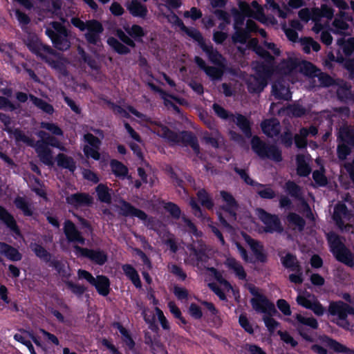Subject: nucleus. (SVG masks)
Instances as JSON below:
<instances>
[{"mask_svg": "<svg viewBox=\"0 0 354 354\" xmlns=\"http://www.w3.org/2000/svg\"><path fill=\"white\" fill-rule=\"evenodd\" d=\"M237 1L239 11H234V28L235 32L232 36L233 41L245 44L249 38V32H250L258 31L261 36L266 37V31L263 29L258 30L256 23L252 19H248L245 28H243L245 17H252L262 23H266L263 8L256 1H252L250 5L241 0Z\"/></svg>", "mask_w": 354, "mask_h": 354, "instance_id": "nucleus-1", "label": "nucleus"}, {"mask_svg": "<svg viewBox=\"0 0 354 354\" xmlns=\"http://www.w3.org/2000/svg\"><path fill=\"white\" fill-rule=\"evenodd\" d=\"M264 47L270 52H267L262 47L258 46L257 39H252L248 42V46L256 52L261 58L264 59L266 64L258 62L253 63V68L255 71V75L250 76L247 80L248 89L251 92H261L267 85V80L270 77L272 69V57L270 53L274 55L280 54L279 49L276 45L271 42L265 41Z\"/></svg>", "mask_w": 354, "mask_h": 354, "instance_id": "nucleus-2", "label": "nucleus"}, {"mask_svg": "<svg viewBox=\"0 0 354 354\" xmlns=\"http://www.w3.org/2000/svg\"><path fill=\"white\" fill-rule=\"evenodd\" d=\"M279 71L281 74L288 75L290 80L293 83L301 80V76H305L308 82L312 80L322 86H328L332 84V78L317 70L310 62L302 61L297 56L290 57L283 61L279 66Z\"/></svg>", "mask_w": 354, "mask_h": 354, "instance_id": "nucleus-3", "label": "nucleus"}, {"mask_svg": "<svg viewBox=\"0 0 354 354\" xmlns=\"http://www.w3.org/2000/svg\"><path fill=\"white\" fill-rule=\"evenodd\" d=\"M26 45L28 48L34 53L45 59L51 67L56 69L60 73V78L64 82L67 86L76 87L70 82L69 77H67L66 66L59 58L55 57V59L48 58V56L51 55L52 50L50 48L44 46L37 37L33 35L30 36L26 40Z\"/></svg>", "mask_w": 354, "mask_h": 354, "instance_id": "nucleus-4", "label": "nucleus"}, {"mask_svg": "<svg viewBox=\"0 0 354 354\" xmlns=\"http://www.w3.org/2000/svg\"><path fill=\"white\" fill-rule=\"evenodd\" d=\"M113 111L115 113L122 117L136 118L139 122H146L149 123V127L151 131L157 133L159 136L167 139L169 142H176L178 140V136L175 133L171 131L167 127L153 123L151 120L149 121L145 115L139 113L131 106L122 108L117 106L114 107Z\"/></svg>", "mask_w": 354, "mask_h": 354, "instance_id": "nucleus-5", "label": "nucleus"}, {"mask_svg": "<svg viewBox=\"0 0 354 354\" xmlns=\"http://www.w3.org/2000/svg\"><path fill=\"white\" fill-rule=\"evenodd\" d=\"M328 312L332 322L346 330L351 328L347 318L348 315H354L353 306L342 301H332L328 306Z\"/></svg>", "mask_w": 354, "mask_h": 354, "instance_id": "nucleus-6", "label": "nucleus"}, {"mask_svg": "<svg viewBox=\"0 0 354 354\" xmlns=\"http://www.w3.org/2000/svg\"><path fill=\"white\" fill-rule=\"evenodd\" d=\"M37 135L41 139V141L37 142L35 146L38 156L45 165L52 166L54 162L53 157L48 145L57 147L62 151H64L65 148L56 138L48 136L44 131H39Z\"/></svg>", "mask_w": 354, "mask_h": 354, "instance_id": "nucleus-7", "label": "nucleus"}, {"mask_svg": "<svg viewBox=\"0 0 354 354\" xmlns=\"http://www.w3.org/2000/svg\"><path fill=\"white\" fill-rule=\"evenodd\" d=\"M71 23L80 31H86L84 36L88 43L99 46L100 43V36L103 31V27L99 21L89 20L84 22L79 18L73 17L71 19Z\"/></svg>", "mask_w": 354, "mask_h": 354, "instance_id": "nucleus-8", "label": "nucleus"}, {"mask_svg": "<svg viewBox=\"0 0 354 354\" xmlns=\"http://www.w3.org/2000/svg\"><path fill=\"white\" fill-rule=\"evenodd\" d=\"M330 251L335 258L345 265L354 268V252H351L344 245L342 239L335 233L328 234Z\"/></svg>", "mask_w": 354, "mask_h": 354, "instance_id": "nucleus-9", "label": "nucleus"}, {"mask_svg": "<svg viewBox=\"0 0 354 354\" xmlns=\"http://www.w3.org/2000/svg\"><path fill=\"white\" fill-rule=\"evenodd\" d=\"M247 288L254 296L251 299V304L254 310L262 313L263 315H276L277 314L274 305L261 294L259 288L252 284H248Z\"/></svg>", "mask_w": 354, "mask_h": 354, "instance_id": "nucleus-10", "label": "nucleus"}, {"mask_svg": "<svg viewBox=\"0 0 354 354\" xmlns=\"http://www.w3.org/2000/svg\"><path fill=\"white\" fill-rule=\"evenodd\" d=\"M46 32L57 48L65 50L70 47L68 32L60 22H53L52 28H48Z\"/></svg>", "mask_w": 354, "mask_h": 354, "instance_id": "nucleus-11", "label": "nucleus"}, {"mask_svg": "<svg viewBox=\"0 0 354 354\" xmlns=\"http://www.w3.org/2000/svg\"><path fill=\"white\" fill-rule=\"evenodd\" d=\"M207 248L201 241L194 242V244L187 246L186 252L187 257L185 259V263L198 266L200 263L205 262L208 259ZM210 250H208V252Z\"/></svg>", "mask_w": 354, "mask_h": 354, "instance_id": "nucleus-12", "label": "nucleus"}, {"mask_svg": "<svg viewBox=\"0 0 354 354\" xmlns=\"http://www.w3.org/2000/svg\"><path fill=\"white\" fill-rule=\"evenodd\" d=\"M331 1L340 10L339 15L335 17L333 21L332 31L335 34H345L349 28V25L346 20H351V18L347 17L344 11L348 8V4L344 0Z\"/></svg>", "mask_w": 354, "mask_h": 354, "instance_id": "nucleus-13", "label": "nucleus"}, {"mask_svg": "<svg viewBox=\"0 0 354 354\" xmlns=\"http://www.w3.org/2000/svg\"><path fill=\"white\" fill-rule=\"evenodd\" d=\"M252 147L254 152L261 158H268L276 162L281 160V153L277 147L266 146L257 136L252 139Z\"/></svg>", "mask_w": 354, "mask_h": 354, "instance_id": "nucleus-14", "label": "nucleus"}, {"mask_svg": "<svg viewBox=\"0 0 354 354\" xmlns=\"http://www.w3.org/2000/svg\"><path fill=\"white\" fill-rule=\"evenodd\" d=\"M339 138L341 140L337 147L338 158L344 160L351 152V149L348 145L354 147V129H341L339 133Z\"/></svg>", "mask_w": 354, "mask_h": 354, "instance_id": "nucleus-15", "label": "nucleus"}, {"mask_svg": "<svg viewBox=\"0 0 354 354\" xmlns=\"http://www.w3.org/2000/svg\"><path fill=\"white\" fill-rule=\"evenodd\" d=\"M333 10L326 4L322 5L320 8H314L313 21L315 23V25L312 28L313 30L315 33H319L324 28L328 27V22H326V24H322V18L325 17L328 20H329L333 18Z\"/></svg>", "mask_w": 354, "mask_h": 354, "instance_id": "nucleus-16", "label": "nucleus"}, {"mask_svg": "<svg viewBox=\"0 0 354 354\" xmlns=\"http://www.w3.org/2000/svg\"><path fill=\"white\" fill-rule=\"evenodd\" d=\"M297 302L299 305L311 310L318 316L323 315L325 312L324 308L317 299L314 295L308 292L299 294L297 297Z\"/></svg>", "mask_w": 354, "mask_h": 354, "instance_id": "nucleus-17", "label": "nucleus"}, {"mask_svg": "<svg viewBox=\"0 0 354 354\" xmlns=\"http://www.w3.org/2000/svg\"><path fill=\"white\" fill-rule=\"evenodd\" d=\"M256 214L265 225V231L267 232H280L283 230L279 218L276 215H272L262 209H257Z\"/></svg>", "mask_w": 354, "mask_h": 354, "instance_id": "nucleus-18", "label": "nucleus"}, {"mask_svg": "<svg viewBox=\"0 0 354 354\" xmlns=\"http://www.w3.org/2000/svg\"><path fill=\"white\" fill-rule=\"evenodd\" d=\"M0 120L4 124V129L10 135V136L15 139L17 142H23L30 146H33L34 142L29 137L26 136L19 129H12L10 127L11 120L4 113H0Z\"/></svg>", "mask_w": 354, "mask_h": 354, "instance_id": "nucleus-19", "label": "nucleus"}, {"mask_svg": "<svg viewBox=\"0 0 354 354\" xmlns=\"http://www.w3.org/2000/svg\"><path fill=\"white\" fill-rule=\"evenodd\" d=\"M84 139L86 142V145L84 147V154L87 157H91L94 160H100V154L98 152L100 145V138H96L91 133H86L84 135Z\"/></svg>", "mask_w": 354, "mask_h": 354, "instance_id": "nucleus-20", "label": "nucleus"}, {"mask_svg": "<svg viewBox=\"0 0 354 354\" xmlns=\"http://www.w3.org/2000/svg\"><path fill=\"white\" fill-rule=\"evenodd\" d=\"M75 254L77 257H85L90 259L91 261L98 264H103L106 261V255L105 253L100 250H92L86 248H82L79 246L75 245Z\"/></svg>", "mask_w": 354, "mask_h": 354, "instance_id": "nucleus-21", "label": "nucleus"}, {"mask_svg": "<svg viewBox=\"0 0 354 354\" xmlns=\"http://www.w3.org/2000/svg\"><path fill=\"white\" fill-rule=\"evenodd\" d=\"M221 196L222 198L223 203H224L221 209L228 217L230 221L235 220L236 211L237 209V204L234 201L232 196L225 191L221 192Z\"/></svg>", "mask_w": 354, "mask_h": 354, "instance_id": "nucleus-22", "label": "nucleus"}, {"mask_svg": "<svg viewBox=\"0 0 354 354\" xmlns=\"http://www.w3.org/2000/svg\"><path fill=\"white\" fill-rule=\"evenodd\" d=\"M209 272L214 276L215 279L219 282L221 288L217 287L214 284H209L210 288L222 300L225 299V292L232 290L231 285L224 279L222 278L221 273L216 271L214 268L209 269Z\"/></svg>", "mask_w": 354, "mask_h": 354, "instance_id": "nucleus-23", "label": "nucleus"}, {"mask_svg": "<svg viewBox=\"0 0 354 354\" xmlns=\"http://www.w3.org/2000/svg\"><path fill=\"white\" fill-rule=\"evenodd\" d=\"M189 205L192 207V209L193 210V213L195 215V216L201 218L203 221H206L207 223H208V225L211 227L212 231L213 232V233L218 237V239L219 241L221 242V243L222 245H224L225 241H224V239H223V237L222 236V234L221 233V232L215 226H214L212 225V222L210 221V218L209 217H207L206 216H205L203 214L201 209L198 205V204L196 203V202L194 200V198H190Z\"/></svg>", "mask_w": 354, "mask_h": 354, "instance_id": "nucleus-24", "label": "nucleus"}, {"mask_svg": "<svg viewBox=\"0 0 354 354\" xmlns=\"http://www.w3.org/2000/svg\"><path fill=\"white\" fill-rule=\"evenodd\" d=\"M64 233L69 242L84 245V238L76 229L75 225L70 221H66L64 223Z\"/></svg>", "mask_w": 354, "mask_h": 354, "instance_id": "nucleus-25", "label": "nucleus"}, {"mask_svg": "<svg viewBox=\"0 0 354 354\" xmlns=\"http://www.w3.org/2000/svg\"><path fill=\"white\" fill-rule=\"evenodd\" d=\"M333 219L339 228L343 229L344 225L346 228V222L350 221L351 216L348 214L345 205L339 203L335 207Z\"/></svg>", "mask_w": 354, "mask_h": 354, "instance_id": "nucleus-26", "label": "nucleus"}, {"mask_svg": "<svg viewBox=\"0 0 354 354\" xmlns=\"http://www.w3.org/2000/svg\"><path fill=\"white\" fill-rule=\"evenodd\" d=\"M126 7L129 13L136 17L145 19L148 15L147 6L138 0H131L126 3Z\"/></svg>", "mask_w": 354, "mask_h": 354, "instance_id": "nucleus-27", "label": "nucleus"}, {"mask_svg": "<svg viewBox=\"0 0 354 354\" xmlns=\"http://www.w3.org/2000/svg\"><path fill=\"white\" fill-rule=\"evenodd\" d=\"M145 80L148 82V84L151 88V89L160 92V95L162 98L164 100L165 104L167 106L173 107L175 111L179 112V109L176 105V103L183 104L184 102V100L165 94L164 92L159 90L151 80H148L147 78Z\"/></svg>", "mask_w": 354, "mask_h": 354, "instance_id": "nucleus-28", "label": "nucleus"}, {"mask_svg": "<svg viewBox=\"0 0 354 354\" xmlns=\"http://www.w3.org/2000/svg\"><path fill=\"white\" fill-rule=\"evenodd\" d=\"M66 202L74 207L89 205L92 203V198L86 194H74L66 197Z\"/></svg>", "mask_w": 354, "mask_h": 354, "instance_id": "nucleus-29", "label": "nucleus"}, {"mask_svg": "<svg viewBox=\"0 0 354 354\" xmlns=\"http://www.w3.org/2000/svg\"><path fill=\"white\" fill-rule=\"evenodd\" d=\"M120 204L121 214L128 216H136L147 223V216L144 212L134 208L125 201H121Z\"/></svg>", "mask_w": 354, "mask_h": 354, "instance_id": "nucleus-30", "label": "nucleus"}, {"mask_svg": "<svg viewBox=\"0 0 354 354\" xmlns=\"http://www.w3.org/2000/svg\"><path fill=\"white\" fill-rule=\"evenodd\" d=\"M323 114L324 115H327V117H328V118L326 119V127L330 128L333 122L347 117L349 114V110L348 108L344 107L339 109H333V111H324Z\"/></svg>", "mask_w": 354, "mask_h": 354, "instance_id": "nucleus-31", "label": "nucleus"}, {"mask_svg": "<svg viewBox=\"0 0 354 354\" xmlns=\"http://www.w3.org/2000/svg\"><path fill=\"white\" fill-rule=\"evenodd\" d=\"M318 132L315 125L311 126L309 129L302 128L299 133L295 136V144L299 148H304L307 145L306 138L308 135L315 136Z\"/></svg>", "mask_w": 354, "mask_h": 354, "instance_id": "nucleus-32", "label": "nucleus"}, {"mask_svg": "<svg viewBox=\"0 0 354 354\" xmlns=\"http://www.w3.org/2000/svg\"><path fill=\"white\" fill-rule=\"evenodd\" d=\"M261 128L266 135L274 137L279 133V122L277 119L266 120L261 123Z\"/></svg>", "mask_w": 354, "mask_h": 354, "instance_id": "nucleus-33", "label": "nucleus"}, {"mask_svg": "<svg viewBox=\"0 0 354 354\" xmlns=\"http://www.w3.org/2000/svg\"><path fill=\"white\" fill-rule=\"evenodd\" d=\"M225 264L239 279H245L246 273L242 265L232 257L227 258Z\"/></svg>", "mask_w": 354, "mask_h": 354, "instance_id": "nucleus-34", "label": "nucleus"}, {"mask_svg": "<svg viewBox=\"0 0 354 354\" xmlns=\"http://www.w3.org/2000/svg\"><path fill=\"white\" fill-rule=\"evenodd\" d=\"M195 62L197 64V65L201 68L203 69L205 71L206 74L212 79H218L221 77L223 74V67H206L205 62L199 57H195Z\"/></svg>", "mask_w": 354, "mask_h": 354, "instance_id": "nucleus-35", "label": "nucleus"}, {"mask_svg": "<svg viewBox=\"0 0 354 354\" xmlns=\"http://www.w3.org/2000/svg\"><path fill=\"white\" fill-rule=\"evenodd\" d=\"M296 319L297 320V327L299 333L301 334V335H302L306 339L308 338V337L304 333H303L301 326L306 325L310 326L312 328H317L318 326V323L317 320L313 317H304L301 314H297L296 315Z\"/></svg>", "mask_w": 354, "mask_h": 354, "instance_id": "nucleus-36", "label": "nucleus"}, {"mask_svg": "<svg viewBox=\"0 0 354 354\" xmlns=\"http://www.w3.org/2000/svg\"><path fill=\"white\" fill-rule=\"evenodd\" d=\"M203 50L206 53L209 59L213 63L218 64L219 66L224 67V59L222 55L212 46H208L206 44H202Z\"/></svg>", "mask_w": 354, "mask_h": 354, "instance_id": "nucleus-37", "label": "nucleus"}, {"mask_svg": "<svg viewBox=\"0 0 354 354\" xmlns=\"http://www.w3.org/2000/svg\"><path fill=\"white\" fill-rule=\"evenodd\" d=\"M272 95L277 99L288 100L291 94L288 88L281 82H275L272 86Z\"/></svg>", "mask_w": 354, "mask_h": 354, "instance_id": "nucleus-38", "label": "nucleus"}, {"mask_svg": "<svg viewBox=\"0 0 354 354\" xmlns=\"http://www.w3.org/2000/svg\"><path fill=\"white\" fill-rule=\"evenodd\" d=\"M266 6L269 9H270L274 14H276L279 17L285 19L286 18L290 12V9L286 5H283V8H281L280 6L274 2V0H266Z\"/></svg>", "mask_w": 354, "mask_h": 354, "instance_id": "nucleus-39", "label": "nucleus"}, {"mask_svg": "<svg viewBox=\"0 0 354 354\" xmlns=\"http://www.w3.org/2000/svg\"><path fill=\"white\" fill-rule=\"evenodd\" d=\"M127 277L131 281L136 288H141V281L137 270L129 264H124L122 267Z\"/></svg>", "mask_w": 354, "mask_h": 354, "instance_id": "nucleus-40", "label": "nucleus"}, {"mask_svg": "<svg viewBox=\"0 0 354 354\" xmlns=\"http://www.w3.org/2000/svg\"><path fill=\"white\" fill-rule=\"evenodd\" d=\"M0 254H4L12 261H19L21 258V255L15 248L3 243H0Z\"/></svg>", "mask_w": 354, "mask_h": 354, "instance_id": "nucleus-41", "label": "nucleus"}, {"mask_svg": "<svg viewBox=\"0 0 354 354\" xmlns=\"http://www.w3.org/2000/svg\"><path fill=\"white\" fill-rule=\"evenodd\" d=\"M109 281L104 276H97L95 279L94 286L98 292L102 295H106L109 292Z\"/></svg>", "mask_w": 354, "mask_h": 354, "instance_id": "nucleus-42", "label": "nucleus"}, {"mask_svg": "<svg viewBox=\"0 0 354 354\" xmlns=\"http://www.w3.org/2000/svg\"><path fill=\"white\" fill-rule=\"evenodd\" d=\"M297 173L299 176H308L310 169L308 162V157L304 155H298L297 157Z\"/></svg>", "mask_w": 354, "mask_h": 354, "instance_id": "nucleus-43", "label": "nucleus"}, {"mask_svg": "<svg viewBox=\"0 0 354 354\" xmlns=\"http://www.w3.org/2000/svg\"><path fill=\"white\" fill-rule=\"evenodd\" d=\"M0 219L3 221L17 235H19V230L13 217L1 207H0Z\"/></svg>", "mask_w": 354, "mask_h": 354, "instance_id": "nucleus-44", "label": "nucleus"}, {"mask_svg": "<svg viewBox=\"0 0 354 354\" xmlns=\"http://www.w3.org/2000/svg\"><path fill=\"white\" fill-rule=\"evenodd\" d=\"M338 97L344 102H354V96L350 90V86L343 84L337 90Z\"/></svg>", "mask_w": 354, "mask_h": 354, "instance_id": "nucleus-45", "label": "nucleus"}, {"mask_svg": "<svg viewBox=\"0 0 354 354\" xmlns=\"http://www.w3.org/2000/svg\"><path fill=\"white\" fill-rule=\"evenodd\" d=\"M232 120L237 124V126L239 127L247 137L251 136L250 122L245 117L241 115H237L236 116H233Z\"/></svg>", "mask_w": 354, "mask_h": 354, "instance_id": "nucleus-46", "label": "nucleus"}, {"mask_svg": "<svg viewBox=\"0 0 354 354\" xmlns=\"http://www.w3.org/2000/svg\"><path fill=\"white\" fill-rule=\"evenodd\" d=\"M256 191L257 194L263 198L272 199L276 196L275 192L271 187L256 183Z\"/></svg>", "mask_w": 354, "mask_h": 354, "instance_id": "nucleus-47", "label": "nucleus"}, {"mask_svg": "<svg viewBox=\"0 0 354 354\" xmlns=\"http://www.w3.org/2000/svg\"><path fill=\"white\" fill-rule=\"evenodd\" d=\"M300 43L306 53H310L311 49L316 52L320 49V45L310 37L301 39Z\"/></svg>", "mask_w": 354, "mask_h": 354, "instance_id": "nucleus-48", "label": "nucleus"}, {"mask_svg": "<svg viewBox=\"0 0 354 354\" xmlns=\"http://www.w3.org/2000/svg\"><path fill=\"white\" fill-rule=\"evenodd\" d=\"M57 165L60 167L73 171L75 169V164L73 160L64 154H59L57 157Z\"/></svg>", "mask_w": 354, "mask_h": 354, "instance_id": "nucleus-49", "label": "nucleus"}, {"mask_svg": "<svg viewBox=\"0 0 354 354\" xmlns=\"http://www.w3.org/2000/svg\"><path fill=\"white\" fill-rule=\"evenodd\" d=\"M337 43L346 55L349 56L354 53V37L344 40L339 39Z\"/></svg>", "mask_w": 354, "mask_h": 354, "instance_id": "nucleus-50", "label": "nucleus"}, {"mask_svg": "<svg viewBox=\"0 0 354 354\" xmlns=\"http://www.w3.org/2000/svg\"><path fill=\"white\" fill-rule=\"evenodd\" d=\"M244 240L250 245L255 256L260 260H263L261 245L248 235L243 234Z\"/></svg>", "mask_w": 354, "mask_h": 354, "instance_id": "nucleus-51", "label": "nucleus"}, {"mask_svg": "<svg viewBox=\"0 0 354 354\" xmlns=\"http://www.w3.org/2000/svg\"><path fill=\"white\" fill-rule=\"evenodd\" d=\"M283 265L292 271H299V266L296 257L290 254H287L281 259Z\"/></svg>", "mask_w": 354, "mask_h": 354, "instance_id": "nucleus-52", "label": "nucleus"}, {"mask_svg": "<svg viewBox=\"0 0 354 354\" xmlns=\"http://www.w3.org/2000/svg\"><path fill=\"white\" fill-rule=\"evenodd\" d=\"M197 197L201 205L208 209H212L214 207V203L204 189H201L197 192Z\"/></svg>", "mask_w": 354, "mask_h": 354, "instance_id": "nucleus-53", "label": "nucleus"}, {"mask_svg": "<svg viewBox=\"0 0 354 354\" xmlns=\"http://www.w3.org/2000/svg\"><path fill=\"white\" fill-rule=\"evenodd\" d=\"M30 100L37 107L46 112V113L52 114L53 113L54 109L53 106L42 100L38 99L32 95H30Z\"/></svg>", "mask_w": 354, "mask_h": 354, "instance_id": "nucleus-54", "label": "nucleus"}, {"mask_svg": "<svg viewBox=\"0 0 354 354\" xmlns=\"http://www.w3.org/2000/svg\"><path fill=\"white\" fill-rule=\"evenodd\" d=\"M288 222L290 226L294 228H297L299 230H301L304 225V221L299 215L291 213L288 217Z\"/></svg>", "mask_w": 354, "mask_h": 354, "instance_id": "nucleus-55", "label": "nucleus"}, {"mask_svg": "<svg viewBox=\"0 0 354 354\" xmlns=\"http://www.w3.org/2000/svg\"><path fill=\"white\" fill-rule=\"evenodd\" d=\"M111 169L118 177H124L127 174V168L116 160H112L111 163Z\"/></svg>", "mask_w": 354, "mask_h": 354, "instance_id": "nucleus-56", "label": "nucleus"}, {"mask_svg": "<svg viewBox=\"0 0 354 354\" xmlns=\"http://www.w3.org/2000/svg\"><path fill=\"white\" fill-rule=\"evenodd\" d=\"M107 43L111 48H113L117 53L120 54H126L129 51L128 47L125 46L113 37H109L107 40Z\"/></svg>", "mask_w": 354, "mask_h": 354, "instance_id": "nucleus-57", "label": "nucleus"}, {"mask_svg": "<svg viewBox=\"0 0 354 354\" xmlns=\"http://www.w3.org/2000/svg\"><path fill=\"white\" fill-rule=\"evenodd\" d=\"M182 30L190 37L193 38L195 41H198V44L202 48V44H205L203 41L201 34L194 28H188L182 24Z\"/></svg>", "mask_w": 354, "mask_h": 354, "instance_id": "nucleus-58", "label": "nucleus"}, {"mask_svg": "<svg viewBox=\"0 0 354 354\" xmlns=\"http://www.w3.org/2000/svg\"><path fill=\"white\" fill-rule=\"evenodd\" d=\"M325 342L330 348L336 352L348 353L349 351V349L345 346L328 337H325Z\"/></svg>", "mask_w": 354, "mask_h": 354, "instance_id": "nucleus-59", "label": "nucleus"}, {"mask_svg": "<svg viewBox=\"0 0 354 354\" xmlns=\"http://www.w3.org/2000/svg\"><path fill=\"white\" fill-rule=\"evenodd\" d=\"M165 1L166 2V4L162 3L159 0H155L156 4L158 6V10L163 15H165V13L163 12V8L165 7L168 8H176L180 6V2L179 0H165Z\"/></svg>", "mask_w": 354, "mask_h": 354, "instance_id": "nucleus-60", "label": "nucleus"}, {"mask_svg": "<svg viewBox=\"0 0 354 354\" xmlns=\"http://www.w3.org/2000/svg\"><path fill=\"white\" fill-rule=\"evenodd\" d=\"M274 315H266L263 316L264 324L270 333H274L279 327V324L272 317Z\"/></svg>", "mask_w": 354, "mask_h": 354, "instance_id": "nucleus-61", "label": "nucleus"}, {"mask_svg": "<svg viewBox=\"0 0 354 354\" xmlns=\"http://www.w3.org/2000/svg\"><path fill=\"white\" fill-rule=\"evenodd\" d=\"M55 267L62 277L68 278L71 276V270L66 262H56Z\"/></svg>", "mask_w": 354, "mask_h": 354, "instance_id": "nucleus-62", "label": "nucleus"}, {"mask_svg": "<svg viewBox=\"0 0 354 354\" xmlns=\"http://www.w3.org/2000/svg\"><path fill=\"white\" fill-rule=\"evenodd\" d=\"M96 192L99 199L105 203H109L111 200V195L106 187L103 185H99L96 188Z\"/></svg>", "mask_w": 354, "mask_h": 354, "instance_id": "nucleus-63", "label": "nucleus"}, {"mask_svg": "<svg viewBox=\"0 0 354 354\" xmlns=\"http://www.w3.org/2000/svg\"><path fill=\"white\" fill-rule=\"evenodd\" d=\"M124 30L130 36L134 38H140L145 34L142 28L138 25H133L131 27H124Z\"/></svg>", "mask_w": 354, "mask_h": 354, "instance_id": "nucleus-64", "label": "nucleus"}]
</instances>
